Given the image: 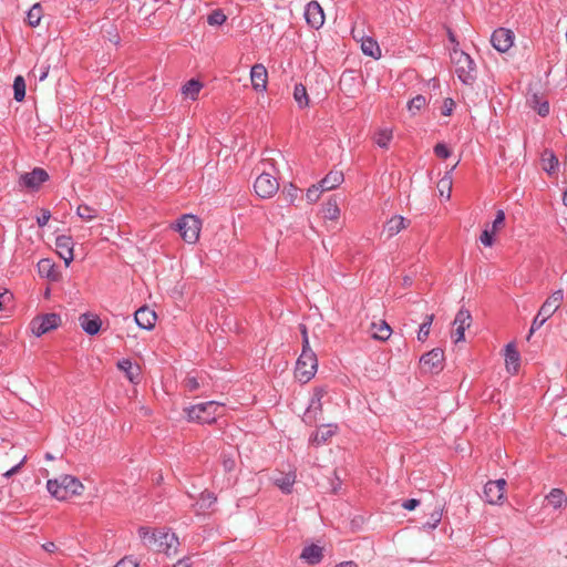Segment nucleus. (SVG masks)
Returning a JSON list of instances; mask_svg holds the SVG:
<instances>
[{
    "label": "nucleus",
    "instance_id": "e433bc0d",
    "mask_svg": "<svg viewBox=\"0 0 567 567\" xmlns=\"http://www.w3.org/2000/svg\"><path fill=\"white\" fill-rule=\"evenodd\" d=\"M13 96L18 102L23 101L25 96V81L21 75L14 78L13 81Z\"/></svg>",
    "mask_w": 567,
    "mask_h": 567
},
{
    "label": "nucleus",
    "instance_id": "473e14b6",
    "mask_svg": "<svg viewBox=\"0 0 567 567\" xmlns=\"http://www.w3.org/2000/svg\"><path fill=\"white\" fill-rule=\"evenodd\" d=\"M76 215L85 221H91L99 217V210L86 204H81L76 208Z\"/></svg>",
    "mask_w": 567,
    "mask_h": 567
},
{
    "label": "nucleus",
    "instance_id": "ddd939ff",
    "mask_svg": "<svg viewBox=\"0 0 567 567\" xmlns=\"http://www.w3.org/2000/svg\"><path fill=\"white\" fill-rule=\"evenodd\" d=\"M73 247L74 243L71 236L60 235L55 238L56 252L64 260L66 267L74 259Z\"/></svg>",
    "mask_w": 567,
    "mask_h": 567
},
{
    "label": "nucleus",
    "instance_id": "412c9836",
    "mask_svg": "<svg viewBox=\"0 0 567 567\" xmlns=\"http://www.w3.org/2000/svg\"><path fill=\"white\" fill-rule=\"evenodd\" d=\"M117 368L125 372L126 378L132 383H138L141 377V369L138 365H134L130 359H122L117 362Z\"/></svg>",
    "mask_w": 567,
    "mask_h": 567
},
{
    "label": "nucleus",
    "instance_id": "bb28decb",
    "mask_svg": "<svg viewBox=\"0 0 567 567\" xmlns=\"http://www.w3.org/2000/svg\"><path fill=\"white\" fill-rule=\"evenodd\" d=\"M543 168L549 175H553L558 169V158L553 151L545 150L542 155Z\"/></svg>",
    "mask_w": 567,
    "mask_h": 567
},
{
    "label": "nucleus",
    "instance_id": "6e6552de",
    "mask_svg": "<svg viewBox=\"0 0 567 567\" xmlns=\"http://www.w3.org/2000/svg\"><path fill=\"white\" fill-rule=\"evenodd\" d=\"M254 188L259 197L270 198L278 192L279 183L272 175L262 173L256 178Z\"/></svg>",
    "mask_w": 567,
    "mask_h": 567
},
{
    "label": "nucleus",
    "instance_id": "79ce46f5",
    "mask_svg": "<svg viewBox=\"0 0 567 567\" xmlns=\"http://www.w3.org/2000/svg\"><path fill=\"white\" fill-rule=\"evenodd\" d=\"M442 513L443 509L441 507L435 508L431 513L430 519L423 524V528L427 530L435 529L440 522L442 520Z\"/></svg>",
    "mask_w": 567,
    "mask_h": 567
},
{
    "label": "nucleus",
    "instance_id": "338daca9",
    "mask_svg": "<svg viewBox=\"0 0 567 567\" xmlns=\"http://www.w3.org/2000/svg\"><path fill=\"white\" fill-rule=\"evenodd\" d=\"M419 504H420L419 499L410 498L402 503V507L406 511H413L417 507Z\"/></svg>",
    "mask_w": 567,
    "mask_h": 567
},
{
    "label": "nucleus",
    "instance_id": "c9c22d12",
    "mask_svg": "<svg viewBox=\"0 0 567 567\" xmlns=\"http://www.w3.org/2000/svg\"><path fill=\"white\" fill-rule=\"evenodd\" d=\"M202 87L203 85L198 80L192 79L183 86V93L192 100H196Z\"/></svg>",
    "mask_w": 567,
    "mask_h": 567
},
{
    "label": "nucleus",
    "instance_id": "680f3d73",
    "mask_svg": "<svg viewBox=\"0 0 567 567\" xmlns=\"http://www.w3.org/2000/svg\"><path fill=\"white\" fill-rule=\"evenodd\" d=\"M51 218V213L48 209H41V215L38 216L37 223L39 227H44Z\"/></svg>",
    "mask_w": 567,
    "mask_h": 567
},
{
    "label": "nucleus",
    "instance_id": "9b49d317",
    "mask_svg": "<svg viewBox=\"0 0 567 567\" xmlns=\"http://www.w3.org/2000/svg\"><path fill=\"white\" fill-rule=\"evenodd\" d=\"M49 179V174L41 167H35L29 173L20 176L19 184L29 189H38L44 182Z\"/></svg>",
    "mask_w": 567,
    "mask_h": 567
},
{
    "label": "nucleus",
    "instance_id": "bf43d9fd",
    "mask_svg": "<svg viewBox=\"0 0 567 567\" xmlns=\"http://www.w3.org/2000/svg\"><path fill=\"white\" fill-rule=\"evenodd\" d=\"M504 223H505V213L502 209H499V210H497L495 219L493 221L492 230L496 231L504 225Z\"/></svg>",
    "mask_w": 567,
    "mask_h": 567
},
{
    "label": "nucleus",
    "instance_id": "4d7b16f0",
    "mask_svg": "<svg viewBox=\"0 0 567 567\" xmlns=\"http://www.w3.org/2000/svg\"><path fill=\"white\" fill-rule=\"evenodd\" d=\"M494 234L495 231H493L492 229L488 230V229H485L482 231L481 236H480V240L481 243L484 245V246H492L493 243H494Z\"/></svg>",
    "mask_w": 567,
    "mask_h": 567
},
{
    "label": "nucleus",
    "instance_id": "f03ea898",
    "mask_svg": "<svg viewBox=\"0 0 567 567\" xmlns=\"http://www.w3.org/2000/svg\"><path fill=\"white\" fill-rule=\"evenodd\" d=\"M451 61L460 81L466 85H472L476 80V65L473 59L458 48H453Z\"/></svg>",
    "mask_w": 567,
    "mask_h": 567
},
{
    "label": "nucleus",
    "instance_id": "c756f323",
    "mask_svg": "<svg viewBox=\"0 0 567 567\" xmlns=\"http://www.w3.org/2000/svg\"><path fill=\"white\" fill-rule=\"evenodd\" d=\"M361 49L362 52L368 56L378 59L381 55L380 47L378 42L372 38L363 39L361 42Z\"/></svg>",
    "mask_w": 567,
    "mask_h": 567
},
{
    "label": "nucleus",
    "instance_id": "a18cd8bd",
    "mask_svg": "<svg viewBox=\"0 0 567 567\" xmlns=\"http://www.w3.org/2000/svg\"><path fill=\"white\" fill-rule=\"evenodd\" d=\"M392 138V132L389 131V130H381L380 132H378L377 136H375V143L382 147V148H386L390 141Z\"/></svg>",
    "mask_w": 567,
    "mask_h": 567
},
{
    "label": "nucleus",
    "instance_id": "5fc2aeb1",
    "mask_svg": "<svg viewBox=\"0 0 567 567\" xmlns=\"http://www.w3.org/2000/svg\"><path fill=\"white\" fill-rule=\"evenodd\" d=\"M354 76H353V72L352 71H348V72H343L341 78H340V81H339V86H340V90L342 91H350L347 86L349 85V82L351 81H354Z\"/></svg>",
    "mask_w": 567,
    "mask_h": 567
},
{
    "label": "nucleus",
    "instance_id": "5701e85b",
    "mask_svg": "<svg viewBox=\"0 0 567 567\" xmlns=\"http://www.w3.org/2000/svg\"><path fill=\"white\" fill-rule=\"evenodd\" d=\"M322 557H323L322 547L315 545V544L306 546L302 549L301 555H300V558L306 560L310 565L319 564L321 561Z\"/></svg>",
    "mask_w": 567,
    "mask_h": 567
},
{
    "label": "nucleus",
    "instance_id": "e2e57ef3",
    "mask_svg": "<svg viewBox=\"0 0 567 567\" xmlns=\"http://www.w3.org/2000/svg\"><path fill=\"white\" fill-rule=\"evenodd\" d=\"M455 331L453 332L452 337L454 338V342L457 343V342H461L464 340V332L466 329H464V327L462 326H455Z\"/></svg>",
    "mask_w": 567,
    "mask_h": 567
},
{
    "label": "nucleus",
    "instance_id": "13d9d810",
    "mask_svg": "<svg viewBox=\"0 0 567 567\" xmlns=\"http://www.w3.org/2000/svg\"><path fill=\"white\" fill-rule=\"evenodd\" d=\"M455 107V103L452 99L447 97L443 102V106L441 109V114L444 116H450Z\"/></svg>",
    "mask_w": 567,
    "mask_h": 567
},
{
    "label": "nucleus",
    "instance_id": "f257e3e1",
    "mask_svg": "<svg viewBox=\"0 0 567 567\" xmlns=\"http://www.w3.org/2000/svg\"><path fill=\"white\" fill-rule=\"evenodd\" d=\"M47 488L59 501H66L73 496L81 495L84 491L83 484L71 475H61L58 478L49 480Z\"/></svg>",
    "mask_w": 567,
    "mask_h": 567
},
{
    "label": "nucleus",
    "instance_id": "2eb2a0df",
    "mask_svg": "<svg viewBox=\"0 0 567 567\" xmlns=\"http://www.w3.org/2000/svg\"><path fill=\"white\" fill-rule=\"evenodd\" d=\"M178 545V538L174 533L165 532L164 529H157V538L155 544V549L157 551L165 553L167 555L171 554V550H176Z\"/></svg>",
    "mask_w": 567,
    "mask_h": 567
},
{
    "label": "nucleus",
    "instance_id": "f704fd0d",
    "mask_svg": "<svg viewBox=\"0 0 567 567\" xmlns=\"http://www.w3.org/2000/svg\"><path fill=\"white\" fill-rule=\"evenodd\" d=\"M433 320H434L433 313L425 316V318H424L423 322L420 324V328L417 331V340L419 341L424 342L427 339Z\"/></svg>",
    "mask_w": 567,
    "mask_h": 567
},
{
    "label": "nucleus",
    "instance_id": "f3484780",
    "mask_svg": "<svg viewBox=\"0 0 567 567\" xmlns=\"http://www.w3.org/2000/svg\"><path fill=\"white\" fill-rule=\"evenodd\" d=\"M38 272L42 278H47L51 281H59L61 279L60 270L49 258L41 259L38 262Z\"/></svg>",
    "mask_w": 567,
    "mask_h": 567
},
{
    "label": "nucleus",
    "instance_id": "58836bf2",
    "mask_svg": "<svg viewBox=\"0 0 567 567\" xmlns=\"http://www.w3.org/2000/svg\"><path fill=\"white\" fill-rule=\"evenodd\" d=\"M472 323V316L471 312L464 308L460 309L458 312L455 316L454 326H462L464 329H467L471 327Z\"/></svg>",
    "mask_w": 567,
    "mask_h": 567
},
{
    "label": "nucleus",
    "instance_id": "4be33fe9",
    "mask_svg": "<svg viewBox=\"0 0 567 567\" xmlns=\"http://www.w3.org/2000/svg\"><path fill=\"white\" fill-rule=\"evenodd\" d=\"M343 179L344 177L341 171H331L319 182V186L321 190H331L338 187Z\"/></svg>",
    "mask_w": 567,
    "mask_h": 567
},
{
    "label": "nucleus",
    "instance_id": "603ef678",
    "mask_svg": "<svg viewBox=\"0 0 567 567\" xmlns=\"http://www.w3.org/2000/svg\"><path fill=\"white\" fill-rule=\"evenodd\" d=\"M293 483L295 477L291 475H286L285 477L277 480V485L281 488L284 493H290Z\"/></svg>",
    "mask_w": 567,
    "mask_h": 567
},
{
    "label": "nucleus",
    "instance_id": "2f4dec72",
    "mask_svg": "<svg viewBox=\"0 0 567 567\" xmlns=\"http://www.w3.org/2000/svg\"><path fill=\"white\" fill-rule=\"evenodd\" d=\"M293 99L299 107L303 109L309 106V96L307 93V89L303 84L298 83L295 85Z\"/></svg>",
    "mask_w": 567,
    "mask_h": 567
},
{
    "label": "nucleus",
    "instance_id": "de8ad7c7",
    "mask_svg": "<svg viewBox=\"0 0 567 567\" xmlns=\"http://www.w3.org/2000/svg\"><path fill=\"white\" fill-rule=\"evenodd\" d=\"M226 16L221 10H214L207 17V22L209 25H221L226 21Z\"/></svg>",
    "mask_w": 567,
    "mask_h": 567
},
{
    "label": "nucleus",
    "instance_id": "8fccbe9b",
    "mask_svg": "<svg viewBox=\"0 0 567 567\" xmlns=\"http://www.w3.org/2000/svg\"><path fill=\"white\" fill-rule=\"evenodd\" d=\"M298 193L299 189L292 184L285 186L282 189V195L285 196L286 200L289 202L290 204H293V202L298 197Z\"/></svg>",
    "mask_w": 567,
    "mask_h": 567
},
{
    "label": "nucleus",
    "instance_id": "f8f14e48",
    "mask_svg": "<svg viewBox=\"0 0 567 567\" xmlns=\"http://www.w3.org/2000/svg\"><path fill=\"white\" fill-rule=\"evenodd\" d=\"M326 391L323 389H316L310 403L305 412L303 421L311 425L317 422V415L322 413V403L321 400Z\"/></svg>",
    "mask_w": 567,
    "mask_h": 567
},
{
    "label": "nucleus",
    "instance_id": "a878e982",
    "mask_svg": "<svg viewBox=\"0 0 567 567\" xmlns=\"http://www.w3.org/2000/svg\"><path fill=\"white\" fill-rule=\"evenodd\" d=\"M546 499L548 504L555 509H559L567 504V496L560 488H553L546 496Z\"/></svg>",
    "mask_w": 567,
    "mask_h": 567
},
{
    "label": "nucleus",
    "instance_id": "3c124183",
    "mask_svg": "<svg viewBox=\"0 0 567 567\" xmlns=\"http://www.w3.org/2000/svg\"><path fill=\"white\" fill-rule=\"evenodd\" d=\"M323 190H321L319 184L318 185H312L311 187H309L307 189V193H306V197H307V200L309 204H313L316 203L319 198H320V195Z\"/></svg>",
    "mask_w": 567,
    "mask_h": 567
},
{
    "label": "nucleus",
    "instance_id": "4c0bfd02",
    "mask_svg": "<svg viewBox=\"0 0 567 567\" xmlns=\"http://www.w3.org/2000/svg\"><path fill=\"white\" fill-rule=\"evenodd\" d=\"M42 17V7L39 3L32 6L27 13V21L30 27H37L40 23Z\"/></svg>",
    "mask_w": 567,
    "mask_h": 567
},
{
    "label": "nucleus",
    "instance_id": "37998d69",
    "mask_svg": "<svg viewBox=\"0 0 567 567\" xmlns=\"http://www.w3.org/2000/svg\"><path fill=\"white\" fill-rule=\"evenodd\" d=\"M426 105V99L424 95H416L408 103V109L411 113H415V111H420Z\"/></svg>",
    "mask_w": 567,
    "mask_h": 567
},
{
    "label": "nucleus",
    "instance_id": "cd10ccee",
    "mask_svg": "<svg viewBox=\"0 0 567 567\" xmlns=\"http://www.w3.org/2000/svg\"><path fill=\"white\" fill-rule=\"evenodd\" d=\"M528 103L530 107L535 110L542 117H545L549 114V102L547 100H542V97L537 94H533L528 99Z\"/></svg>",
    "mask_w": 567,
    "mask_h": 567
},
{
    "label": "nucleus",
    "instance_id": "864d4df0",
    "mask_svg": "<svg viewBox=\"0 0 567 567\" xmlns=\"http://www.w3.org/2000/svg\"><path fill=\"white\" fill-rule=\"evenodd\" d=\"M221 463H223V467H224L225 472H231V471H234V468L236 466V462H235V458L233 457V455H229L226 453L221 454Z\"/></svg>",
    "mask_w": 567,
    "mask_h": 567
},
{
    "label": "nucleus",
    "instance_id": "aec40b11",
    "mask_svg": "<svg viewBox=\"0 0 567 567\" xmlns=\"http://www.w3.org/2000/svg\"><path fill=\"white\" fill-rule=\"evenodd\" d=\"M409 224L410 220L405 219L403 216L396 215L385 223L383 231L386 233L388 237H393L402 229H405Z\"/></svg>",
    "mask_w": 567,
    "mask_h": 567
},
{
    "label": "nucleus",
    "instance_id": "39448f33",
    "mask_svg": "<svg viewBox=\"0 0 567 567\" xmlns=\"http://www.w3.org/2000/svg\"><path fill=\"white\" fill-rule=\"evenodd\" d=\"M219 409V404L214 401L204 402L199 404L192 405L185 409L187 414V419L189 421H196L198 423H212L216 420V413Z\"/></svg>",
    "mask_w": 567,
    "mask_h": 567
},
{
    "label": "nucleus",
    "instance_id": "c03bdc74",
    "mask_svg": "<svg viewBox=\"0 0 567 567\" xmlns=\"http://www.w3.org/2000/svg\"><path fill=\"white\" fill-rule=\"evenodd\" d=\"M323 213L324 218L337 219L340 215V209L336 202L329 200L323 208Z\"/></svg>",
    "mask_w": 567,
    "mask_h": 567
},
{
    "label": "nucleus",
    "instance_id": "052dcab7",
    "mask_svg": "<svg viewBox=\"0 0 567 567\" xmlns=\"http://www.w3.org/2000/svg\"><path fill=\"white\" fill-rule=\"evenodd\" d=\"M185 388L189 391V392H194L196 391L198 388H199V382L197 380L196 377H190L188 375L186 379H185Z\"/></svg>",
    "mask_w": 567,
    "mask_h": 567
},
{
    "label": "nucleus",
    "instance_id": "49530a36",
    "mask_svg": "<svg viewBox=\"0 0 567 567\" xmlns=\"http://www.w3.org/2000/svg\"><path fill=\"white\" fill-rule=\"evenodd\" d=\"M441 195H444V190L446 189V198H450L452 190V177L450 173H446L443 178L437 184Z\"/></svg>",
    "mask_w": 567,
    "mask_h": 567
},
{
    "label": "nucleus",
    "instance_id": "72a5a7b5",
    "mask_svg": "<svg viewBox=\"0 0 567 567\" xmlns=\"http://www.w3.org/2000/svg\"><path fill=\"white\" fill-rule=\"evenodd\" d=\"M103 37L107 39L114 45H120L121 38L118 34L117 27L114 23H110L109 25H102Z\"/></svg>",
    "mask_w": 567,
    "mask_h": 567
},
{
    "label": "nucleus",
    "instance_id": "dca6fc26",
    "mask_svg": "<svg viewBox=\"0 0 567 567\" xmlns=\"http://www.w3.org/2000/svg\"><path fill=\"white\" fill-rule=\"evenodd\" d=\"M250 80L252 89L256 92H264L267 89L268 72L265 65L255 64L250 70Z\"/></svg>",
    "mask_w": 567,
    "mask_h": 567
},
{
    "label": "nucleus",
    "instance_id": "09e8293b",
    "mask_svg": "<svg viewBox=\"0 0 567 567\" xmlns=\"http://www.w3.org/2000/svg\"><path fill=\"white\" fill-rule=\"evenodd\" d=\"M49 71H50V64H48L47 62L37 64L33 68V74L35 78L39 79V81H44L49 74Z\"/></svg>",
    "mask_w": 567,
    "mask_h": 567
},
{
    "label": "nucleus",
    "instance_id": "6ab92c4d",
    "mask_svg": "<svg viewBox=\"0 0 567 567\" xmlns=\"http://www.w3.org/2000/svg\"><path fill=\"white\" fill-rule=\"evenodd\" d=\"M81 328L90 336L96 334L102 326V321L97 316L83 313L79 318Z\"/></svg>",
    "mask_w": 567,
    "mask_h": 567
},
{
    "label": "nucleus",
    "instance_id": "b1692460",
    "mask_svg": "<svg viewBox=\"0 0 567 567\" xmlns=\"http://www.w3.org/2000/svg\"><path fill=\"white\" fill-rule=\"evenodd\" d=\"M505 362L508 372L516 373L519 367V352L516 350L513 343L506 346Z\"/></svg>",
    "mask_w": 567,
    "mask_h": 567
},
{
    "label": "nucleus",
    "instance_id": "0e129e2a",
    "mask_svg": "<svg viewBox=\"0 0 567 567\" xmlns=\"http://www.w3.org/2000/svg\"><path fill=\"white\" fill-rule=\"evenodd\" d=\"M25 456L22 458V461L20 463H18L17 465L12 466L10 470L6 471L3 473V476L9 478L11 476H13L14 474H17L19 472V470L21 468V466L23 465V463L25 462Z\"/></svg>",
    "mask_w": 567,
    "mask_h": 567
},
{
    "label": "nucleus",
    "instance_id": "7c9ffc66",
    "mask_svg": "<svg viewBox=\"0 0 567 567\" xmlns=\"http://www.w3.org/2000/svg\"><path fill=\"white\" fill-rule=\"evenodd\" d=\"M334 430L331 429V425L321 426L310 439V441L317 445L326 443L333 434Z\"/></svg>",
    "mask_w": 567,
    "mask_h": 567
},
{
    "label": "nucleus",
    "instance_id": "423d86ee",
    "mask_svg": "<svg viewBox=\"0 0 567 567\" xmlns=\"http://www.w3.org/2000/svg\"><path fill=\"white\" fill-rule=\"evenodd\" d=\"M318 368V359L315 352L301 353L296 363V378L302 382H309L316 374Z\"/></svg>",
    "mask_w": 567,
    "mask_h": 567
},
{
    "label": "nucleus",
    "instance_id": "393cba45",
    "mask_svg": "<svg viewBox=\"0 0 567 567\" xmlns=\"http://www.w3.org/2000/svg\"><path fill=\"white\" fill-rule=\"evenodd\" d=\"M371 336L375 340L385 341L392 333L391 327L385 321L372 322L370 327Z\"/></svg>",
    "mask_w": 567,
    "mask_h": 567
},
{
    "label": "nucleus",
    "instance_id": "4468645a",
    "mask_svg": "<svg viewBox=\"0 0 567 567\" xmlns=\"http://www.w3.org/2000/svg\"><path fill=\"white\" fill-rule=\"evenodd\" d=\"M305 18L307 23L313 29H319L323 24L324 14L318 1H310L306 6Z\"/></svg>",
    "mask_w": 567,
    "mask_h": 567
},
{
    "label": "nucleus",
    "instance_id": "20e7f679",
    "mask_svg": "<svg viewBox=\"0 0 567 567\" xmlns=\"http://www.w3.org/2000/svg\"><path fill=\"white\" fill-rule=\"evenodd\" d=\"M173 228L179 233L185 243L195 244L199 238L202 221L195 215L186 214L176 220Z\"/></svg>",
    "mask_w": 567,
    "mask_h": 567
},
{
    "label": "nucleus",
    "instance_id": "774afa93",
    "mask_svg": "<svg viewBox=\"0 0 567 567\" xmlns=\"http://www.w3.org/2000/svg\"><path fill=\"white\" fill-rule=\"evenodd\" d=\"M333 474L336 477H334V480L331 481V493L337 494L341 489L342 482H341L340 477L337 476L336 471L333 472Z\"/></svg>",
    "mask_w": 567,
    "mask_h": 567
},
{
    "label": "nucleus",
    "instance_id": "9d476101",
    "mask_svg": "<svg viewBox=\"0 0 567 567\" xmlns=\"http://www.w3.org/2000/svg\"><path fill=\"white\" fill-rule=\"evenodd\" d=\"M491 43L495 50L505 53L514 44V33L509 29L498 28L492 33Z\"/></svg>",
    "mask_w": 567,
    "mask_h": 567
},
{
    "label": "nucleus",
    "instance_id": "c85d7f7f",
    "mask_svg": "<svg viewBox=\"0 0 567 567\" xmlns=\"http://www.w3.org/2000/svg\"><path fill=\"white\" fill-rule=\"evenodd\" d=\"M484 496L489 504H498L504 498L503 492L499 491L497 485L492 484L491 481L484 486Z\"/></svg>",
    "mask_w": 567,
    "mask_h": 567
},
{
    "label": "nucleus",
    "instance_id": "ea45409f",
    "mask_svg": "<svg viewBox=\"0 0 567 567\" xmlns=\"http://www.w3.org/2000/svg\"><path fill=\"white\" fill-rule=\"evenodd\" d=\"M216 501V495L213 492L205 489L200 493L198 504L202 509H209Z\"/></svg>",
    "mask_w": 567,
    "mask_h": 567
},
{
    "label": "nucleus",
    "instance_id": "a211bd4d",
    "mask_svg": "<svg viewBox=\"0 0 567 567\" xmlns=\"http://www.w3.org/2000/svg\"><path fill=\"white\" fill-rule=\"evenodd\" d=\"M156 313L147 307H142L135 312V322L145 330H151L155 326Z\"/></svg>",
    "mask_w": 567,
    "mask_h": 567
},
{
    "label": "nucleus",
    "instance_id": "7ed1b4c3",
    "mask_svg": "<svg viewBox=\"0 0 567 567\" xmlns=\"http://www.w3.org/2000/svg\"><path fill=\"white\" fill-rule=\"evenodd\" d=\"M564 300V291L558 289L554 291L542 305L538 313L532 322L529 336L538 330L560 307Z\"/></svg>",
    "mask_w": 567,
    "mask_h": 567
},
{
    "label": "nucleus",
    "instance_id": "a19ab883",
    "mask_svg": "<svg viewBox=\"0 0 567 567\" xmlns=\"http://www.w3.org/2000/svg\"><path fill=\"white\" fill-rule=\"evenodd\" d=\"M138 535L147 546L155 548L157 530L151 532L147 527H140Z\"/></svg>",
    "mask_w": 567,
    "mask_h": 567
},
{
    "label": "nucleus",
    "instance_id": "6e6d98bb",
    "mask_svg": "<svg viewBox=\"0 0 567 567\" xmlns=\"http://www.w3.org/2000/svg\"><path fill=\"white\" fill-rule=\"evenodd\" d=\"M434 154L440 158H447L451 155V151L444 143H437L434 146Z\"/></svg>",
    "mask_w": 567,
    "mask_h": 567
},
{
    "label": "nucleus",
    "instance_id": "1a4fd4ad",
    "mask_svg": "<svg viewBox=\"0 0 567 567\" xmlns=\"http://www.w3.org/2000/svg\"><path fill=\"white\" fill-rule=\"evenodd\" d=\"M444 351L441 348H434L424 353L420 363L423 371L429 373H439L443 369Z\"/></svg>",
    "mask_w": 567,
    "mask_h": 567
},
{
    "label": "nucleus",
    "instance_id": "69168bd1",
    "mask_svg": "<svg viewBox=\"0 0 567 567\" xmlns=\"http://www.w3.org/2000/svg\"><path fill=\"white\" fill-rule=\"evenodd\" d=\"M115 567H137V564L133 558L124 557L115 565Z\"/></svg>",
    "mask_w": 567,
    "mask_h": 567
},
{
    "label": "nucleus",
    "instance_id": "0eeeda50",
    "mask_svg": "<svg viewBox=\"0 0 567 567\" xmlns=\"http://www.w3.org/2000/svg\"><path fill=\"white\" fill-rule=\"evenodd\" d=\"M61 324V317L58 313L50 312L33 318L30 328L33 334L41 337L47 332L56 329Z\"/></svg>",
    "mask_w": 567,
    "mask_h": 567
}]
</instances>
